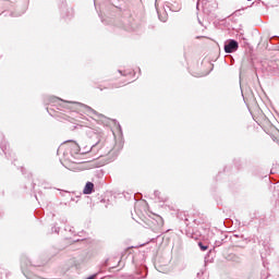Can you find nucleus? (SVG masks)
I'll return each instance as SVG.
<instances>
[{
	"label": "nucleus",
	"instance_id": "obj_6",
	"mask_svg": "<svg viewBox=\"0 0 279 279\" xmlns=\"http://www.w3.org/2000/svg\"><path fill=\"white\" fill-rule=\"evenodd\" d=\"M160 21H162V23L167 22V15H165L163 17L159 15Z\"/></svg>",
	"mask_w": 279,
	"mask_h": 279
},
{
	"label": "nucleus",
	"instance_id": "obj_3",
	"mask_svg": "<svg viewBox=\"0 0 279 279\" xmlns=\"http://www.w3.org/2000/svg\"><path fill=\"white\" fill-rule=\"evenodd\" d=\"M94 189H95V184H93V182H87L83 190L84 195H90Z\"/></svg>",
	"mask_w": 279,
	"mask_h": 279
},
{
	"label": "nucleus",
	"instance_id": "obj_4",
	"mask_svg": "<svg viewBox=\"0 0 279 279\" xmlns=\"http://www.w3.org/2000/svg\"><path fill=\"white\" fill-rule=\"evenodd\" d=\"M69 143L72 144V146L74 147L75 151H80V145H77V143L73 142V141H69Z\"/></svg>",
	"mask_w": 279,
	"mask_h": 279
},
{
	"label": "nucleus",
	"instance_id": "obj_2",
	"mask_svg": "<svg viewBox=\"0 0 279 279\" xmlns=\"http://www.w3.org/2000/svg\"><path fill=\"white\" fill-rule=\"evenodd\" d=\"M239 49V43L234 39L229 40L225 45V51L226 53H234Z\"/></svg>",
	"mask_w": 279,
	"mask_h": 279
},
{
	"label": "nucleus",
	"instance_id": "obj_5",
	"mask_svg": "<svg viewBox=\"0 0 279 279\" xmlns=\"http://www.w3.org/2000/svg\"><path fill=\"white\" fill-rule=\"evenodd\" d=\"M198 246L201 247L202 252H206V250H208V246L204 245L202 242L198 243Z\"/></svg>",
	"mask_w": 279,
	"mask_h": 279
},
{
	"label": "nucleus",
	"instance_id": "obj_1",
	"mask_svg": "<svg viewBox=\"0 0 279 279\" xmlns=\"http://www.w3.org/2000/svg\"><path fill=\"white\" fill-rule=\"evenodd\" d=\"M92 154H95L97 151V155L95 158H101L104 156H108L112 151V146H110V143H108L105 140H100L90 148Z\"/></svg>",
	"mask_w": 279,
	"mask_h": 279
},
{
	"label": "nucleus",
	"instance_id": "obj_7",
	"mask_svg": "<svg viewBox=\"0 0 279 279\" xmlns=\"http://www.w3.org/2000/svg\"><path fill=\"white\" fill-rule=\"evenodd\" d=\"M158 1H160V0H156V2H155L156 8H158Z\"/></svg>",
	"mask_w": 279,
	"mask_h": 279
}]
</instances>
